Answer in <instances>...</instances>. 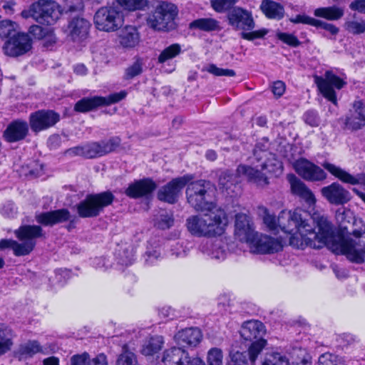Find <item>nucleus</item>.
Returning a JSON list of instances; mask_svg holds the SVG:
<instances>
[{"label":"nucleus","mask_w":365,"mask_h":365,"mask_svg":"<svg viewBox=\"0 0 365 365\" xmlns=\"http://www.w3.org/2000/svg\"><path fill=\"white\" fill-rule=\"evenodd\" d=\"M263 220L269 230H275L279 227L284 232L290 235L289 243L293 247H301L305 245L320 249L330 237L331 223L324 215L317 213L310 217L300 209L282 210L276 220L265 209Z\"/></svg>","instance_id":"f257e3e1"},{"label":"nucleus","mask_w":365,"mask_h":365,"mask_svg":"<svg viewBox=\"0 0 365 365\" xmlns=\"http://www.w3.org/2000/svg\"><path fill=\"white\" fill-rule=\"evenodd\" d=\"M269 148L268 139H260L253 150L252 166L240 165L237 168V175L245 176L248 181L260 187L269 184V174L280 175L283 171L282 163L276 158L275 155L269 152Z\"/></svg>","instance_id":"f03ea898"},{"label":"nucleus","mask_w":365,"mask_h":365,"mask_svg":"<svg viewBox=\"0 0 365 365\" xmlns=\"http://www.w3.org/2000/svg\"><path fill=\"white\" fill-rule=\"evenodd\" d=\"M324 246L336 254L346 255L348 259L356 263L365 260V226L359 230H354L349 235L335 234L331 226L330 237Z\"/></svg>","instance_id":"7ed1b4c3"},{"label":"nucleus","mask_w":365,"mask_h":365,"mask_svg":"<svg viewBox=\"0 0 365 365\" xmlns=\"http://www.w3.org/2000/svg\"><path fill=\"white\" fill-rule=\"evenodd\" d=\"M228 224L225 212L221 210L210 211L203 215H193L187 218L189 232L197 237L221 235Z\"/></svg>","instance_id":"20e7f679"},{"label":"nucleus","mask_w":365,"mask_h":365,"mask_svg":"<svg viewBox=\"0 0 365 365\" xmlns=\"http://www.w3.org/2000/svg\"><path fill=\"white\" fill-rule=\"evenodd\" d=\"M228 20L229 24L235 29L243 31L241 37L247 41L261 38L268 33L265 29L246 32L245 31H251L255 28V21L251 12L240 7H235L229 12Z\"/></svg>","instance_id":"39448f33"},{"label":"nucleus","mask_w":365,"mask_h":365,"mask_svg":"<svg viewBox=\"0 0 365 365\" xmlns=\"http://www.w3.org/2000/svg\"><path fill=\"white\" fill-rule=\"evenodd\" d=\"M61 14L60 6L56 2L48 0H40L34 3L29 10L21 12L24 19L31 17L40 24L48 25L56 23Z\"/></svg>","instance_id":"423d86ee"},{"label":"nucleus","mask_w":365,"mask_h":365,"mask_svg":"<svg viewBox=\"0 0 365 365\" xmlns=\"http://www.w3.org/2000/svg\"><path fill=\"white\" fill-rule=\"evenodd\" d=\"M178 15L177 7L168 2H160L147 19L148 26L155 31H168L174 28Z\"/></svg>","instance_id":"0eeeda50"},{"label":"nucleus","mask_w":365,"mask_h":365,"mask_svg":"<svg viewBox=\"0 0 365 365\" xmlns=\"http://www.w3.org/2000/svg\"><path fill=\"white\" fill-rule=\"evenodd\" d=\"M114 199L110 192L88 195L77 205V212L81 217H93L98 216L105 207L110 205Z\"/></svg>","instance_id":"6e6552de"},{"label":"nucleus","mask_w":365,"mask_h":365,"mask_svg":"<svg viewBox=\"0 0 365 365\" xmlns=\"http://www.w3.org/2000/svg\"><path fill=\"white\" fill-rule=\"evenodd\" d=\"M120 143V138L115 137L108 140L92 142L71 148L67 153L71 155H81L86 158H98L113 151L118 147Z\"/></svg>","instance_id":"1a4fd4ad"},{"label":"nucleus","mask_w":365,"mask_h":365,"mask_svg":"<svg viewBox=\"0 0 365 365\" xmlns=\"http://www.w3.org/2000/svg\"><path fill=\"white\" fill-rule=\"evenodd\" d=\"M94 24L97 29L106 32L116 31L123 23V14L117 6H103L95 14Z\"/></svg>","instance_id":"9d476101"},{"label":"nucleus","mask_w":365,"mask_h":365,"mask_svg":"<svg viewBox=\"0 0 365 365\" xmlns=\"http://www.w3.org/2000/svg\"><path fill=\"white\" fill-rule=\"evenodd\" d=\"M186 189V197L188 203L197 210H210L211 205L208 203V190L210 183L200 180L190 182Z\"/></svg>","instance_id":"9b49d317"},{"label":"nucleus","mask_w":365,"mask_h":365,"mask_svg":"<svg viewBox=\"0 0 365 365\" xmlns=\"http://www.w3.org/2000/svg\"><path fill=\"white\" fill-rule=\"evenodd\" d=\"M128 93L125 91H121L118 93H114L107 97L93 96L91 98H83L78 101L74 107L76 111L85 113L100 106H110L117 103L123 100L127 96Z\"/></svg>","instance_id":"f8f14e48"},{"label":"nucleus","mask_w":365,"mask_h":365,"mask_svg":"<svg viewBox=\"0 0 365 365\" xmlns=\"http://www.w3.org/2000/svg\"><path fill=\"white\" fill-rule=\"evenodd\" d=\"M314 82L324 98L333 103H336L334 88H342L346 82L336 76L332 71H327L324 76H314Z\"/></svg>","instance_id":"ddd939ff"},{"label":"nucleus","mask_w":365,"mask_h":365,"mask_svg":"<svg viewBox=\"0 0 365 365\" xmlns=\"http://www.w3.org/2000/svg\"><path fill=\"white\" fill-rule=\"evenodd\" d=\"M192 175L187 174L173 179L167 185L163 186L158 192V198L163 202L170 204L175 203L183 187L193 180Z\"/></svg>","instance_id":"4468645a"},{"label":"nucleus","mask_w":365,"mask_h":365,"mask_svg":"<svg viewBox=\"0 0 365 365\" xmlns=\"http://www.w3.org/2000/svg\"><path fill=\"white\" fill-rule=\"evenodd\" d=\"M162 362L164 365H205L197 356H190L188 352L181 347L173 346L163 352Z\"/></svg>","instance_id":"2eb2a0df"},{"label":"nucleus","mask_w":365,"mask_h":365,"mask_svg":"<svg viewBox=\"0 0 365 365\" xmlns=\"http://www.w3.org/2000/svg\"><path fill=\"white\" fill-rule=\"evenodd\" d=\"M296 173L307 181H322L327 178V173L318 165L305 158H299L293 164Z\"/></svg>","instance_id":"dca6fc26"},{"label":"nucleus","mask_w":365,"mask_h":365,"mask_svg":"<svg viewBox=\"0 0 365 365\" xmlns=\"http://www.w3.org/2000/svg\"><path fill=\"white\" fill-rule=\"evenodd\" d=\"M31 48V39L28 34L18 33L9 39L4 46V53L10 56L25 54Z\"/></svg>","instance_id":"f3484780"},{"label":"nucleus","mask_w":365,"mask_h":365,"mask_svg":"<svg viewBox=\"0 0 365 365\" xmlns=\"http://www.w3.org/2000/svg\"><path fill=\"white\" fill-rule=\"evenodd\" d=\"M249 247L251 252L257 254L277 252L282 249V240L257 233Z\"/></svg>","instance_id":"a211bd4d"},{"label":"nucleus","mask_w":365,"mask_h":365,"mask_svg":"<svg viewBox=\"0 0 365 365\" xmlns=\"http://www.w3.org/2000/svg\"><path fill=\"white\" fill-rule=\"evenodd\" d=\"M42 229L38 225H23L14 231L16 237L22 241L19 247H26L28 250L25 255L29 254L36 245V239L42 236Z\"/></svg>","instance_id":"6ab92c4d"},{"label":"nucleus","mask_w":365,"mask_h":365,"mask_svg":"<svg viewBox=\"0 0 365 365\" xmlns=\"http://www.w3.org/2000/svg\"><path fill=\"white\" fill-rule=\"evenodd\" d=\"M257 233L255 232L253 224L249 216L242 213L236 215L235 235L237 239L249 245L253 242Z\"/></svg>","instance_id":"aec40b11"},{"label":"nucleus","mask_w":365,"mask_h":365,"mask_svg":"<svg viewBox=\"0 0 365 365\" xmlns=\"http://www.w3.org/2000/svg\"><path fill=\"white\" fill-rule=\"evenodd\" d=\"M59 120V115L52 110H38L31 114L30 126L33 131L39 132L53 126Z\"/></svg>","instance_id":"412c9836"},{"label":"nucleus","mask_w":365,"mask_h":365,"mask_svg":"<svg viewBox=\"0 0 365 365\" xmlns=\"http://www.w3.org/2000/svg\"><path fill=\"white\" fill-rule=\"evenodd\" d=\"M90 22L82 17L73 18L68 26V37L75 43H82L88 36Z\"/></svg>","instance_id":"4be33fe9"},{"label":"nucleus","mask_w":365,"mask_h":365,"mask_svg":"<svg viewBox=\"0 0 365 365\" xmlns=\"http://www.w3.org/2000/svg\"><path fill=\"white\" fill-rule=\"evenodd\" d=\"M322 195L331 204L343 205L350 200L349 192L340 184L333 182L321 189Z\"/></svg>","instance_id":"5701e85b"},{"label":"nucleus","mask_w":365,"mask_h":365,"mask_svg":"<svg viewBox=\"0 0 365 365\" xmlns=\"http://www.w3.org/2000/svg\"><path fill=\"white\" fill-rule=\"evenodd\" d=\"M156 187L157 185L152 179L144 178L130 183L125 193L131 198H140L150 195Z\"/></svg>","instance_id":"b1692460"},{"label":"nucleus","mask_w":365,"mask_h":365,"mask_svg":"<svg viewBox=\"0 0 365 365\" xmlns=\"http://www.w3.org/2000/svg\"><path fill=\"white\" fill-rule=\"evenodd\" d=\"M240 335L245 341L253 342L263 339L266 329L263 323L258 320H249L244 322L240 329Z\"/></svg>","instance_id":"393cba45"},{"label":"nucleus","mask_w":365,"mask_h":365,"mask_svg":"<svg viewBox=\"0 0 365 365\" xmlns=\"http://www.w3.org/2000/svg\"><path fill=\"white\" fill-rule=\"evenodd\" d=\"M287 178L290 183L292 194L299 197L309 206L315 204L316 198L314 195L301 180L294 175H289Z\"/></svg>","instance_id":"a878e982"},{"label":"nucleus","mask_w":365,"mask_h":365,"mask_svg":"<svg viewBox=\"0 0 365 365\" xmlns=\"http://www.w3.org/2000/svg\"><path fill=\"white\" fill-rule=\"evenodd\" d=\"M70 212L66 209H60L50 212H40L35 218L38 223L43 226H53L69 220Z\"/></svg>","instance_id":"bb28decb"},{"label":"nucleus","mask_w":365,"mask_h":365,"mask_svg":"<svg viewBox=\"0 0 365 365\" xmlns=\"http://www.w3.org/2000/svg\"><path fill=\"white\" fill-rule=\"evenodd\" d=\"M346 125L353 130H359L365 125V104L363 102L354 101L346 119Z\"/></svg>","instance_id":"cd10ccee"},{"label":"nucleus","mask_w":365,"mask_h":365,"mask_svg":"<svg viewBox=\"0 0 365 365\" xmlns=\"http://www.w3.org/2000/svg\"><path fill=\"white\" fill-rule=\"evenodd\" d=\"M202 339V334L200 329L190 327L179 331L175 335L176 343L181 346H196Z\"/></svg>","instance_id":"c85d7f7f"},{"label":"nucleus","mask_w":365,"mask_h":365,"mask_svg":"<svg viewBox=\"0 0 365 365\" xmlns=\"http://www.w3.org/2000/svg\"><path fill=\"white\" fill-rule=\"evenodd\" d=\"M225 247V243L221 240H215L201 245V250L211 259L221 261L224 260L227 256Z\"/></svg>","instance_id":"c756f323"},{"label":"nucleus","mask_w":365,"mask_h":365,"mask_svg":"<svg viewBox=\"0 0 365 365\" xmlns=\"http://www.w3.org/2000/svg\"><path fill=\"white\" fill-rule=\"evenodd\" d=\"M29 131L25 121L16 120L11 123L4 132V137L9 142H16L24 139Z\"/></svg>","instance_id":"7c9ffc66"},{"label":"nucleus","mask_w":365,"mask_h":365,"mask_svg":"<svg viewBox=\"0 0 365 365\" xmlns=\"http://www.w3.org/2000/svg\"><path fill=\"white\" fill-rule=\"evenodd\" d=\"M15 337L14 331L7 324L0 322V356L12 349Z\"/></svg>","instance_id":"2f4dec72"},{"label":"nucleus","mask_w":365,"mask_h":365,"mask_svg":"<svg viewBox=\"0 0 365 365\" xmlns=\"http://www.w3.org/2000/svg\"><path fill=\"white\" fill-rule=\"evenodd\" d=\"M120 43L125 48H133L140 41L139 33L135 26L124 27L119 34Z\"/></svg>","instance_id":"473e14b6"},{"label":"nucleus","mask_w":365,"mask_h":365,"mask_svg":"<svg viewBox=\"0 0 365 365\" xmlns=\"http://www.w3.org/2000/svg\"><path fill=\"white\" fill-rule=\"evenodd\" d=\"M295 24H304L315 27H321L326 31L330 32L332 35H336L339 32V29L331 24H329L320 20L315 19L307 15H297L294 19L291 20Z\"/></svg>","instance_id":"72a5a7b5"},{"label":"nucleus","mask_w":365,"mask_h":365,"mask_svg":"<svg viewBox=\"0 0 365 365\" xmlns=\"http://www.w3.org/2000/svg\"><path fill=\"white\" fill-rule=\"evenodd\" d=\"M322 166L324 169L328 170L331 174L339 178L340 180L349 183L351 185H356L359 183L361 178L357 176H353L346 172L345 170H342L339 167L331 164L330 163H324L322 164Z\"/></svg>","instance_id":"f704fd0d"},{"label":"nucleus","mask_w":365,"mask_h":365,"mask_svg":"<svg viewBox=\"0 0 365 365\" xmlns=\"http://www.w3.org/2000/svg\"><path fill=\"white\" fill-rule=\"evenodd\" d=\"M43 352V348L40 344L36 341H29L20 345L16 354L20 361L31 358L36 354Z\"/></svg>","instance_id":"c9c22d12"},{"label":"nucleus","mask_w":365,"mask_h":365,"mask_svg":"<svg viewBox=\"0 0 365 365\" xmlns=\"http://www.w3.org/2000/svg\"><path fill=\"white\" fill-rule=\"evenodd\" d=\"M260 8L269 19H281L284 16V7L275 1L264 0L261 4Z\"/></svg>","instance_id":"e433bc0d"},{"label":"nucleus","mask_w":365,"mask_h":365,"mask_svg":"<svg viewBox=\"0 0 365 365\" xmlns=\"http://www.w3.org/2000/svg\"><path fill=\"white\" fill-rule=\"evenodd\" d=\"M164 345V340L161 336H154L146 340L141 349L144 356H153L160 351Z\"/></svg>","instance_id":"4c0bfd02"},{"label":"nucleus","mask_w":365,"mask_h":365,"mask_svg":"<svg viewBox=\"0 0 365 365\" xmlns=\"http://www.w3.org/2000/svg\"><path fill=\"white\" fill-rule=\"evenodd\" d=\"M314 14L317 17L324 18L329 21H334L343 16L344 10L337 6L322 7L315 9Z\"/></svg>","instance_id":"58836bf2"},{"label":"nucleus","mask_w":365,"mask_h":365,"mask_svg":"<svg viewBox=\"0 0 365 365\" xmlns=\"http://www.w3.org/2000/svg\"><path fill=\"white\" fill-rule=\"evenodd\" d=\"M262 365H291V364L284 354L272 351L265 354Z\"/></svg>","instance_id":"ea45409f"},{"label":"nucleus","mask_w":365,"mask_h":365,"mask_svg":"<svg viewBox=\"0 0 365 365\" xmlns=\"http://www.w3.org/2000/svg\"><path fill=\"white\" fill-rule=\"evenodd\" d=\"M190 28L197 29L205 31H212L220 29L219 22L212 18L196 19L190 24Z\"/></svg>","instance_id":"a19ab883"},{"label":"nucleus","mask_w":365,"mask_h":365,"mask_svg":"<svg viewBox=\"0 0 365 365\" xmlns=\"http://www.w3.org/2000/svg\"><path fill=\"white\" fill-rule=\"evenodd\" d=\"M115 365H138L137 356L128 349V345L122 347L121 353L116 358Z\"/></svg>","instance_id":"79ce46f5"},{"label":"nucleus","mask_w":365,"mask_h":365,"mask_svg":"<svg viewBox=\"0 0 365 365\" xmlns=\"http://www.w3.org/2000/svg\"><path fill=\"white\" fill-rule=\"evenodd\" d=\"M118 6L128 11L143 9L148 4L147 0H115Z\"/></svg>","instance_id":"37998d69"},{"label":"nucleus","mask_w":365,"mask_h":365,"mask_svg":"<svg viewBox=\"0 0 365 365\" xmlns=\"http://www.w3.org/2000/svg\"><path fill=\"white\" fill-rule=\"evenodd\" d=\"M181 52V46L178 43H173L165 48L158 56V62L164 63L177 56Z\"/></svg>","instance_id":"c03bdc74"},{"label":"nucleus","mask_w":365,"mask_h":365,"mask_svg":"<svg viewBox=\"0 0 365 365\" xmlns=\"http://www.w3.org/2000/svg\"><path fill=\"white\" fill-rule=\"evenodd\" d=\"M6 248H11L16 256H24L28 250L26 247H19V243L14 240L2 239L0 240V250Z\"/></svg>","instance_id":"a18cd8bd"},{"label":"nucleus","mask_w":365,"mask_h":365,"mask_svg":"<svg viewBox=\"0 0 365 365\" xmlns=\"http://www.w3.org/2000/svg\"><path fill=\"white\" fill-rule=\"evenodd\" d=\"M143 61L141 58H137L135 61L129 66L125 71L124 78L126 80L132 79L143 73Z\"/></svg>","instance_id":"49530a36"},{"label":"nucleus","mask_w":365,"mask_h":365,"mask_svg":"<svg viewBox=\"0 0 365 365\" xmlns=\"http://www.w3.org/2000/svg\"><path fill=\"white\" fill-rule=\"evenodd\" d=\"M266 345L267 341L264 339H259L252 342L248 349L249 358L252 363L255 361L258 354L262 351Z\"/></svg>","instance_id":"de8ad7c7"},{"label":"nucleus","mask_w":365,"mask_h":365,"mask_svg":"<svg viewBox=\"0 0 365 365\" xmlns=\"http://www.w3.org/2000/svg\"><path fill=\"white\" fill-rule=\"evenodd\" d=\"M17 24L10 20H4L0 22V37L1 38H7L16 34Z\"/></svg>","instance_id":"09e8293b"},{"label":"nucleus","mask_w":365,"mask_h":365,"mask_svg":"<svg viewBox=\"0 0 365 365\" xmlns=\"http://www.w3.org/2000/svg\"><path fill=\"white\" fill-rule=\"evenodd\" d=\"M223 354L220 349L212 348L207 352V365H222Z\"/></svg>","instance_id":"8fccbe9b"},{"label":"nucleus","mask_w":365,"mask_h":365,"mask_svg":"<svg viewBox=\"0 0 365 365\" xmlns=\"http://www.w3.org/2000/svg\"><path fill=\"white\" fill-rule=\"evenodd\" d=\"M230 361L228 365H249L245 351H235L233 349L230 354Z\"/></svg>","instance_id":"3c124183"},{"label":"nucleus","mask_w":365,"mask_h":365,"mask_svg":"<svg viewBox=\"0 0 365 365\" xmlns=\"http://www.w3.org/2000/svg\"><path fill=\"white\" fill-rule=\"evenodd\" d=\"M205 71L216 76H235V71L232 69L221 68L215 64H210L205 67Z\"/></svg>","instance_id":"603ef678"},{"label":"nucleus","mask_w":365,"mask_h":365,"mask_svg":"<svg viewBox=\"0 0 365 365\" xmlns=\"http://www.w3.org/2000/svg\"><path fill=\"white\" fill-rule=\"evenodd\" d=\"M317 365H344V364L337 356L324 353L319 357Z\"/></svg>","instance_id":"864d4df0"},{"label":"nucleus","mask_w":365,"mask_h":365,"mask_svg":"<svg viewBox=\"0 0 365 365\" xmlns=\"http://www.w3.org/2000/svg\"><path fill=\"white\" fill-rule=\"evenodd\" d=\"M239 0H211L213 9L217 12H223L233 6Z\"/></svg>","instance_id":"5fc2aeb1"},{"label":"nucleus","mask_w":365,"mask_h":365,"mask_svg":"<svg viewBox=\"0 0 365 365\" xmlns=\"http://www.w3.org/2000/svg\"><path fill=\"white\" fill-rule=\"evenodd\" d=\"M171 255L182 258L187 255L189 248L182 242H178L170 246Z\"/></svg>","instance_id":"6e6d98bb"},{"label":"nucleus","mask_w":365,"mask_h":365,"mask_svg":"<svg viewBox=\"0 0 365 365\" xmlns=\"http://www.w3.org/2000/svg\"><path fill=\"white\" fill-rule=\"evenodd\" d=\"M345 28L353 34H360L365 31V22L364 21H350L345 24Z\"/></svg>","instance_id":"4d7b16f0"},{"label":"nucleus","mask_w":365,"mask_h":365,"mask_svg":"<svg viewBox=\"0 0 365 365\" xmlns=\"http://www.w3.org/2000/svg\"><path fill=\"white\" fill-rule=\"evenodd\" d=\"M236 182L237 180H235L232 174L228 170L222 173L219 178L220 185L226 190H229Z\"/></svg>","instance_id":"13d9d810"},{"label":"nucleus","mask_w":365,"mask_h":365,"mask_svg":"<svg viewBox=\"0 0 365 365\" xmlns=\"http://www.w3.org/2000/svg\"><path fill=\"white\" fill-rule=\"evenodd\" d=\"M83 7L82 0H64L63 8L61 10L63 12H69L81 10Z\"/></svg>","instance_id":"bf43d9fd"},{"label":"nucleus","mask_w":365,"mask_h":365,"mask_svg":"<svg viewBox=\"0 0 365 365\" xmlns=\"http://www.w3.org/2000/svg\"><path fill=\"white\" fill-rule=\"evenodd\" d=\"M145 262L148 265H153L161 258V252L160 247H156L152 250H148L145 255Z\"/></svg>","instance_id":"052dcab7"},{"label":"nucleus","mask_w":365,"mask_h":365,"mask_svg":"<svg viewBox=\"0 0 365 365\" xmlns=\"http://www.w3.org/2000/svg\"><path fill=\"white\" fill-rule=\"evenodd\" d=\"M173 224V216L165 212L160 215V218L158 220L155 225L158 226V227L165 230L170 228Z\"/></svg>","instance_id":"680f3d73"},{"label":"nucleus","mask_w":365,"mask_h":365,"mask_svg":"<svg viewBox=\"0 0 365 365\" xmlns=\"http://www.w3.org/2000/svg\"><path fill=\"white\" fill-rule=\"evenodd\" d=\"M277 37L279 40L292 47H297L300 44V41L298 38L291 34L279 33Z\"/></svg>","instance_id":"e2e57ef3"},{"label":"nucleus","mask_w":365,"mask_h":365,"mask_svg":"<svg viewBox=\"0 0 365 365\" xmlns=\"http://www.w3.org/2000/svg\"><path fill=\"white\" fill-rule=\"evenodd\" d=\"M91 356L86 353L74 354L70 359V365H88Z\"/></svg>","instance_id":"0e129e2a"},{"label":"nucleus","mask_w":365,"mask_h":365,"mask_svg":"<svg viewBox=\"0 0 365 365\" xmlns=\"http://www.w3.org/2000/svg\"><path fill=\"white\" fill-rule=\"evenodd\" d=\"M305 123L312 127H317L320 124V118L314 110H308L304 115Z\"/></svg>","instance_id":"69168bd1"},{"label":"nucleus","mask_w":365,"mask_h":365,"mask_svg":"<svg viewBox=\"0 0 365 365\" xmlns=\"http://www.w3.org/2000/svg\"><path fill=\"white\" fill-rule=\"evenodd\" d=\"M16 206L11 202L6 203L1 209L2 215L7 217H14L16 215Z\"/></svg>","instance_id":"338daca9"},{"label":"nucleus","mask_w":365,"mask_h":365,"mask_svg":"<svg viewBox=\"0 0 365 365\" xmlns=\"http://www.w3.org/2000/svg\"><path fill=\"white\" fill-rule=\"evenodd\" d=\"M88 365H108L107 356L100 354L93 358H90Z\"/></svg>","instance_id":"774afa93"}]
</instances>
